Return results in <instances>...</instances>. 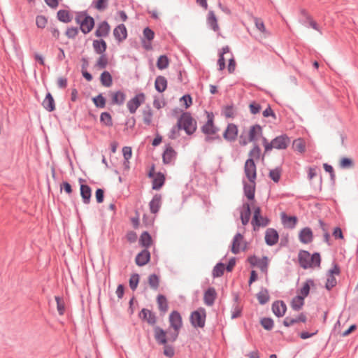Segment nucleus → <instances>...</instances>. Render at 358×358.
Masks as SVG:
<instances>
[{
	"mask_svg": "<svg viewBox=\"0 0 358 358\" xmlns=\"http://www.w3.org/2000/svg\"><path fill=\"white\" fill-rule=\"evenodd\" d=\"M169 328L165 331L158 326L154 327V337L157 344L165 345L168 341H175L179 333V312L173 311L169 315Z\"/></svg>",
	"mask_w": 358,
	"mask_h": 358,
	"instance_id": "1",
	"label": "nucleus"
},
{
	"mask_svg": "<svg viewBox=\"0 0 358 358\" xmlns=\"http://www.w3.org/2000/svg\"><path fill=\"white\" fill-rule=\"evenodd\" d=\"M321 261V255L319 252H314L313 254L305 250H301L299 252L298 262L299 266L303 269L320 267Z\"/></svg>",
	"mask_w": 358,
	"mask_h": 358,
	"instance_id": "2",
	"label": "nucleus"
},
{
	"mask_svg": "<svg viewBox=\"0 0 358 358\" xmlns=\"http://www.w3.org/2000/svg\"><path fill=\"white\" fill-rule=\"evenodd\" d=\"M197 129V121L189 111L180 109V131L183 130L187 136H192Z\"/></svg>",
	"mask_w": 358,
	"mask_h": 358,
	"instance_id": "3",
	"label": "nucleus"
},
{
	"mask_svg": "<svg viewBox=\"0 0 358 358\" xmlns=\"http://www.w3.org/2000/svg\"><path fill=\"white\" fill-rule=\"evenodd\" d=\"M206 311L203 307L193 310L189 316L191 324L194 328H203L206 324Z\"/></svg>",
	"mask_w": 358,
	"mask_h": 358,
	"instance_id": "4",
	"label": "nucleus"
},
{
	"mask_svg": "<svg viewBox=\"0 0 358 358\" xmlns=\"http://www.w3.org/2000/svg\"><path fill=\"white\" fill-rule=\"evenodd\" d=\"M253 216L251 221L253 231H257L259 227H265L270 223V219L262 215V209L259 206L253 207Z\"/></svg>",
	"mask_w": 358,
	"mask_h": 358,
	"instance_id": "5",
	"label": "nucleus"
},
{
	"mask_svg": "<svg viewBox=\"0 0 358 358\" xmlns=\"http://www.w3.org/2000/svg\"><path fill=\"white\" fill-rule=\"evenodd\" d=\"M254 158H255V155L251 149L244 164V173L247 178H251L252 180L257 178V166Z\"/></svg>",
	"mask_w": 358,
	"mask_h": 358,
	"instance_id": "6",
	"label": "nucleus"
},
{
	"mask_svg": "<svg viewBox=\"0 0 358 358\" xmlns=\"http://www.w3.org/2000/svg\"><path fill=\"white\" fill-rule=\"evenodd\" d=\"M76 22L80 24V30L84 34H87L92 31L94 26V20L92 17L83 13L78 15L76 18Z\"/></svg>",
	"mask_w": 358,
	"mask_h": 358,
	"instance_id": "7",
	"label": "nucleus"
},
{
	"mask_svg": "<svg viewBox=\"0 0 358 358\" xmlns=\"http://www.w3.org/2000/svg\"><path fill=\"white\" fill-rule=\"evenodd\" d=\"M250 184L248 183L245 180H243V193L244 196L248 200V202L253 203L255 201V189H256V179L255 178L253 180L251 178H248Z\"/></svg>",
	"mask_w": 358,
	"mask_h": 358,
	"instance_id": "8",
	"label": "nucleus"
},
{
	"mask_svg": "<svg viewBox=\"0 0 358 358\" xmlns=\"http://www.w3.org/2000/svg\"><path fill=\"white\" fill-rule=\"evenodd\" d=\"M238 134V128L234 123H228L222 136L228 142H234L236 140Z\"/></svg>",
	"mask_w": 358,
	"mask_h": 358,
	"instance_id": "9",
	"label": "nucleus"
},
{
	"mask_svg": "<svg viewBox=\"0 0 358 358\" xmlns=\"http://www.w3.org/2000/svg\"><path fill=\"white\" fill-rule=\"evenodd\" d=\"M289 143L290 139L289 136L285 134L277 136L271 140V145H273V149L276 150H285L289 146Z\"/></svg>",
	"mask_w": 358,
	"mask_h": 358,
	"instance_id": "10",
	"label": "nucleus"
},
{
	"mask_svg": "<svg viewBox=\"0 0 358 358\" xmlns=\"http://www.w3.org/2000/svg\"><path fill=\"white\" fill-rule=\"evenodd\" d=\"M145 101V96L144 93H138L134 97L128 101L127 103V108L130 113L134 114L136 113L138 108Z\"/></svg>",
	"mask_w": 358,
	"mask_h": 358,
	"instance_id": "11",
	"label": "nucleus"
},
{
	"mask_svg": "<svg viewBox=\"0 0 358 358\" xmlns=\"http://www.w3.org/2000/svg\"><path fill=\"white\" fill-rule=\"evenodd\" d=\"M251 203L250 202H245L239 207L240 219L243 226L248 224L251 216Z\"/></svg>",
	"mask_w": 358,
	"mask_h": 358,
	"instance_id": "12",
	"label": "nucleus"
},
{
	"mask_svg": "<svg viewBox=\"0 0 358 358\" xmlns=\"http://www.w3.org/2000/svg\"><path fill=\"white\" fill-rule=\"evenodd\" d=\"M287 310V305L282 300H277L272 303L271 310L275 316L278 318L283 317L285 315Z\"/></svg>",
	"mask_w": 358,
	"mask_h": 358,
	"instance_id": "13",
	"label": "nucleus"
},
{
	"mask_svg": "<svg viewBox=\"0 0 358 358\" xmlns=\"http://www.w3.org/2000/svg\"><path fill=\"white\" fill-rule=\"evenodd\" d=\"M265 243L268 246L275 245L279 241V234L274 228H268L265 231Z\"/></svg>",
	"mask_w": 358,
	"mask_h": 358,
	"instance_id": "14",
	"label": "nucleus"
},
{
	"mask_svg": "<svg viewBox=\"0 0 358 358\" xmlns=\"http://www.w3.org/2000/svg\"><path fill=\"white\" fill-rule=\"evenodd\" d=\"M280 217L285 228L293 229L298 222V217L296 215H289L285 212L280 213Z\"/></svg>",
	"mask_w": 358,
	"mask_h": 358,
	"instance_id": "15",
	"label": "nucleus"
},
{
	"mask_svg": "<svg viewBox=\"0 0 358 358\" xmlns=\"http://www.w3.org/2000/svg\"><path fill=\"white\" fill-rule=\"evenodd\" d=\"M314 236L310 227H305L299 232V240L303 244H308L313 240Z\"/></svg>",
	"mask_w": 358,
	"mask_h": 358,
	"instance_id": "16",
	"label": "nucleus"
},
{
	"mask_svg": "<svg viewBox=\"0 0 358 358\" xmlns=\"http://www.w3.org/2000/svg\"><path fill=\"white\" fill-rule=\"evenodd\" d=\"M262 127L259 124L252 125L248 131V141L254 143H257L259 136H262Z\"/></svg>",
	"mask_w": 358,
	"mask_h": 358,
	"instance_id": "17",
	"label": "nucleus"
},
{
	"mask_svg": "<svg viewBox=\"0 0 358 358\" xmlns=\"http://www.w3.org/2000/svg\"><path fill=\"white\" fill-rule=\"evenodd\" d=\"M217 294L213 287H208L203 293V302L207 306H212L217 298Z\"/></svg>",
	"mask_w": 358,
	"mask_h": 358,
	"instance_id": "18",
	"label": "nucleus"
},
{
	"mask_svg": "<svg viewBox=\"0 0 358 358\" xmlns=\"http://www.w3.org/2000/svg\"><path fill=\"white\" fill-rule=\"evenodd\" d=\"M243 235L240 232H237L234 235L231 243V252L233 254L236 255L239 253L241 250V242L243 241Z\"/></svg>",
	"mask_w": 358,
	"mask_h": 358,
	"instance_id": "19",
	"label": "nucleus"
},
{
	"mask_svg": "<svg viewBox=\"0 0 358 358\" xmlns=\"http://www.w3.org/2000/svg\"><path fill=\"white\" fill-rule=\"evenodd\" d=\"M176 157V152L170 145H167L163 152L162 158L164 164L171 163Z\"/></svg>",
	"mask_w": 358,
	"mask_h": 358,
	"instance_id": "20",
	"label": "nucleus"
},
{
	"mask_svg": "<svg viewBox=\"0 0 358 358\" xmlns=\"http://www.w3.org/2000/svg\"><path fill=\"white\" fill-rule=\"evenodd\" d=\"M206 23L208 26L212 29L215 32L220 31V27L217 22V18L213 10H209L207 16Z\"/></svg>",
	"mask_w": 358,
	"mask_h": 358,
	"instance_id": "21",
	"label": "nucleus"
},
{
	"mask_svg": "<svg viewBox=\"0 0 358 358\" xmlns=\"http://www.w3.org/2000/svg\"><path fill=\"white\" fill-rule=\"evenodd\" d=\"M305 299L306 297L299 294L294 296L290 302L292 309L294 311H299L301 310L305 304Z\"/></svg>",
	"mask_w": 358,
	"mask_h": 358,
	"instance_id": "22",
	"label": "nucleus"
},
{
	"mask_svg": "<svg viewBox=\"0 0 358 358\" xmlns=\"http://www.w3.org/2000/svg\"><path fill=\"white\" fill-rule=\"evenodd\" d=\"M150 253L147 249H145L136 255L135 261L138 266H143L150 261Z\"/></svg>",
	"mask_w": 358,
	"mask_h": 358,
	"instance_id": "23",
	"label": "nucleus"
},
{
	"mask_svg": "<svg viewBox=\"0 0 358 358\" xmlns=\"http://www.w3.org/2000/svg\"><path fill=\"white\" fill-rule=\"evenodd\" d=\"M162 205L161 194H156L149 203L150 210L152 213L156 214L160 209Z\"/></svg>",
	"mask_w": 358,
	"mask_h": 358,
	"instance_id": "24",
	"label": "nucleus"
},
{
	"mask_svg": "<svg viewBox=\"0 0 358 358\" xmlns=\"http://www.w3.org/2000/svg\"><path fill=\"white\" fill-rule=\"evenodd\" d=\"M315 282L313 279H306V280L302 284L301 288L299 289V294L306 298L310 294V288L315 287Z\"/></svg>",
	"mask_w": 358,
	"mask_h": 358,
	"instance_id": "25",
	"label": "nucleus"
},
{
	"mask_svg": "<svg viewBox=\"0 0 358 358\" xmlns=\"http://www.w3.org/2000/svg\"><path fill=\"white\" fill-rule=\"evenodd\" d=\"M219 131V127H217L215 123H204L201 127V131L205 134L206 136L216 134Z\"/></svg>",
	"mask_w": 358,
	"mask_h": 358,
	"instance_id": "26",
	"label": "nucleus"
},
{
	"mask_svg": "<svg viewBox=\"0 0 358 358\" xmlns=\"http://www.w3.org/2000/svg\"><path fill=\"white\" fill-rule=\"evenodd\" d=\"M113 34L116 40H117L119 42L126 39L127 36V32L124 24H121L116 27L113 30Z\"/></svg>",
	"mask_w": 358,
	"mask_h": 358,
	"instance_id": "27",
	"label": "nucleus"
},
{
	"mask_svg": "<svg viewBox=\"0 0 358 358\" xmlns=\"http://www.w3.org/2000/svg\"><path fill=\"white\" fill-rule=\"evenodd\" d=\"M140 317L147 321V322L151 325H154L157 322L155 315L150 310L143 308L139 313Z\"/></svg>",
	"mask_w": 358,
	"mask_h": 358,
	"instance_id": "28",
	"label": "nucleus"
},
{
	"mask_svg": "<svg viewBox=\"0 0 358 358\" xmlns=\"http://www.w3.org/2000/svg\"><path fill=\"white\" fill-rule=\"evenodd\" d=\"M110 31V26L106 21L101 22L95 31V35L97 37L106 36Z\"/></svg>",
	"mask_w": 358,
	"mask_h": 358,
	"instance_id": "29",
	"label": "nucleus"
},
{
	"mask_svg": "<svg viewBox=\"0 0 358 358\" xmlns=\"http://www.w3.org/2000/svg\"><path fill=\"white\" fill-rule=\"evenodd\" d=\"M256 297L260 305H265L270 299L268 289L266 287H262L260 291L256 294Z\"/></svg>",
	"mask_w": 358,
	"mask_h": 358,
	"instance_id": "30",
	"label": "nucleus"
},
{
	"mask_svg": "<svg viewBox=\"0 0 358 358\" xmlns=\"http://www.w3.org/2000/svg\"><path fill=\"white\" fill-rule=\"evenodd\" d=\"M42 106L48 112H52L55 109V100L50 92L46 94L42 102Z\"/></svg>",
	"mask_w": 358,
	"mask_h": 358,
	"instance_id": "31",
	"label": "nucleus"
},
{
	"mask_svg": "<svg viewBox=\"0 0 358 358\" xmlns=\"http://www.w3.org/2000/svg\"><path fill=\"white\" fill-rule=\"evenodd\" d=\"M112 103L121 106L124 103L126 99V94L121 90L112 92Z\"/></svg>",
	"mask_w": 358,
	"mask_h": 358,
	"instance_id": "32",
	"label": "nucleus"
},
{
	"mask_svg": "<svg viewBox=\"0 0 358 358\" xmlns=\"http://www.w3.org/2000/svg\"><path fill=\"white\" fill-rule=\"evenodd\" d=\"M92 45L95 52L99 55L104 54L107 48L106 43L103 39L94 40Z\"/></svg>",
	"mask_w": 358,
	"mask_h": 358,
	"instance_id": "33",
	"label": "nucleus"
},
{
	"mask_svg": "<svg viewBox=\"0 0 358 358\" xmlns=\"http://www.w3.org/2000/svg\"><path fill=\"white\" fill-rule=\"evenodd\" d=\"M167 87V80L165 77L159 76L156 78L155 82V90L159 92H163Z\"/></svg>",
	"mask_w": 358,
	"mask_h": 358,
	"instance_id": "34",
	"label": "nucleus"
},
{
	"mask_svg": "<svg viewBox=\"0 0 358 358\" xmlns=\"http://www.w3.org/2000/svg\"><path fill=\"white\" fill-rule=\"evenodd\" d=\"M221 113L226 118H234L236 114V108L234 104L231 103L229 105H226L222 108Z\"/></svg>",
	"mask_w": 358,
	"mask_h": 358,
	"instance_id": "35",
	"label": "nucleus"
},
{
	"mask_svg": "<svg viewBox=\"0 0 358 358\" xmlns=\"http://www.w3.org/2000/svg\"><path fill=\"white\" fill-rule=\"evenodd\" d=\"M80 195L82 196L83 203L88 204L91 199V188L87 185H80Z\"/></svg>",
	"mask_w": 358,
	"mask_h": 358,
	"instance_id": "36",
	"label": "nucleus"
},
{
	"mask_svg": "<svg viewBox=\"0 0 358 358\" xmlns=\"http://www.w3.org/2000/svg\"><path fill=\"white\" fill-rule=\"evenodd\" d=\"M164 174L160 172L157 173L152 180V189L155 190L159 189L164 185Z\"/></svg>",
	"mask_w": 358,
	"mask_h": 358,
	"instance_id": "37",
	"label": "nucleus"
},
{
	"mask_svg": "<svg viewBox=\"0 0 358 358\" xmlns=\"http://www.w3.org/2000/svg\"><path fill=\"white\" fill-rule=\"evenodd\" d=\"M225 264L221 261L217 262L213 267L212 275L213 278L221 277L224 275L225 271Z\"/></svg>",
	"mask_w": 358,
	"mask_h": 358,
	"instance_id": "38",
	"label": "nucleus"
},
{
	"mask_svg": "<svg viewBox=\"0 0 358 358\" xmlns=\"http://www.w3.org/2000/svg\"><path fill=\"white\" fill-rule=\"evenodd\" d=\"M292 148L294 151L299 153H303L306 150V143L303 138H298L294 140Z\"/></svg>",
	"mask_w": 358,
	"mask_h": 358,
	"instance_id": "39",
	"label": "nucleus"
},
{
	"mask_svg": "<svg viewBox=\"0 0 358 358\" xmlns=\"http://www.w3.org/2000/svg\"><path fill=\"white\" fill-rule=\"evenodd\" d=\"M259 324L266 331H271L274 327V320L270 317H263L260 319Z\"/></svg>",
	"mask_w": 358,
	"mask_h": 358,
	"instance_id": "40",
	"label": "nucleus"
},
{
	"mask_svg": "<svg viewBox=\"0 0 358 358\" xmlns=\"http://www.w3.org/2000/svg\"><path fill=\"white\" fill-rule=\"evenodd\" d=\"M300 15L301 16H306L307 19L308 20V27H310L313 28V29L320 31V27L317 23L312 18V17L308 14L307 10L306 9H301L300 10Z\"/></svg>",
	"mask_w": 358,
	"mask_h": 358,
	"instance_id": "41",
	"label": "nucleus"
},
{
	"mask_svg": "<svg viewBox=\"0 0 358 358\" xmlns=\"http://www.w3.org/2000/svg\"><path fill=\"white\" fill-rule=\"evenodd\" d=\"M100 80L101 84L106 87H109L113 84V78L110 73L108 71H103L100 76Z\"/></svg>",
	"mask_w": 358,
	"mask_h": 358,
	"instance_id": "42",
	"label": "nucleus"
},
{
	"mask_svg": "<svg viewBox=\"0 0 358 358\" xmlns=\"http://www.w3.org/2000/svg\"><path fill=\"white\" fill-rule=\"evenodd\" d=\"M282 168L277 166L269 171L268 177L275 183H278L281 177Z\"/></svg>",
	"mask_w": 358,
	"mask_h": 358,
	"instance_id": "43",
	"label": "nucleus"
},
{
	"mask_svg": "<svg viewBox=\"0 0 358 358\" xmlns=\"http://www.w3.org/2000/svg\"><path fill=\"white\" fill-rule=\"evenodd\" d=\"M140 244L145 247L146 249L152 244V238L150 234L147 231H144L141 235L139 239Z\"/></svg>",
	"mask_w": 358,
	"mask_h": 358,
	"instance_id": "44",
	"label": "nucleus"
},
{
	"mask_svg": "<svg viewBox=\"0 0 358 358\" xmlns=\"http://www.w3.org/2000/svg\"><path fill=\"white\" fill-rule=\"evenodd\" d=\"M57 18L59 21L65 23L70 22L72 20V16L66 10H59L57 12Z\"/></svg>",
	"mask_w": 358,
	"mask_h": 358,
	"instance_id": "45",
	"label": "nucleus"
},
{
	"mask_svg": "<svg viewBox=\"0 0 358 358\" xmlns=\"http://www.w3.org/2000/svg\"><path fill=\"white\" fill-rule=\"evenodd\" d=\"M152 120V110L150 106H147L143 111V120L146 125H150Z\"/></svg>",
	"mask_w": 358,
	"mask_h": 358,
	"instance_id": "46",
	"label": "nucleus"
},
{
	"mask_svg": "<svg viewBox=\"0 0 358 358\" xmlns=\"http://www.w3.org/2000/svg\"><path fill=\"white\" fill-rule=\"evenodd\" d=\"M157 304L161 312L164 313L168 310L167 300L164 296L162 294L158 295Z\"/></svg>",
	"mask_w": 358,
	"mask_h": 358,
	"instance_id": "47",
	"label": "nucleus"
},
{
	"mask_svg": "<svg viewBox=\"0 0 358 358\" xmlns=\"http://www.w3.org/2000/svg\"><path fill=\"white\" fill-rule=\"evenodd\" d=\"M339 166L343 169H350L354 166V161L350 157H343L340 159Z\"/></svg>",
	"mask_w": 358,
	"mask_h": 358,
	"instance_id": "48",
	"label": "nucleus"
},
{
	"mask_svg": "<svg viewBox=\"0 0 358 358\" xmlns=\"http://www.w3.org/2000/svg\"><path fill=\"white\" fill-rule=\"evenodd\" d=\"M148 283L152 289L157 290L159 286V276L155 273L150 275L148 277Z\"/></svg>",
	"mask_w": 358,
	"mask_h": 358,
	"instance_id": "49",
	"label": "nucleus"
},
{
	"mask_svg": "<svg viewBox=\"0 0 358 358\" xmlns=\"http://www.w3.org/2000/svg\"><path fill=\"white\" fill-rule=\"evenodd\" d=\"M324 170L329 174L331 185L335 184L336 175L333 166L327 163L323 164Z\"/></svg>",
	"mask_w": 358,
	"mask_h": 358,
	"instance_id": "50",
	"label": "nucleus"
},
{
	"mask_svg": "<svg viewBox=\"0 0 358 358\" xmlns=\"http://www.w3.org/2000/svg\"><path fill=\"white\" fill-rule=\"evenodd\" d=\"M180 102L185 109L189 108L192 105V97L190 94H185L180 96Z\"/></svg>",
	"mask_w": 358,
	"mask_h": 358,
	"instance_id": "51",
	"label": "nucleus"
},
{
	"mask_svg": "<svg viewBox=\"0 0 358 358\" xmlns=\"http://www.w3.org/2000/svg\"><path fill=\"white\" fill-rule=\"evenodd\" d=\"M269 259L267 256L264 255L259 259L257 266L263 273H267Z\"/></svg>",
	"mask_w": 358,
	"mask_h": 358,
	"instance_id": "52",
	"label": "nucleus"
},
{
	"mask_svg": "<svg viewBox=\"0 0 358 358\" xmlns=\"http://www.w3.org/2000/svg\"><path fill=\"white\" fill-rule=\"evenodd\" d=\"M169 59L166 55H161L157 62V66L159 69L163 70L168 67Z\"/></svg>",
	"mask_w": 358,
	"mask_h": 358,
	"instance_id": "53",
	"label": "nucleus"
},
{
	"mask_svg": "<svg viewBox=\"0 0 358 358\" xmlns=\"http://www.w3.org/2000/svg\"><path fill=\"white\" fill-rule=\"evenodd\" d=\"M100 121L101 123L104 124L108 127H111L113 125V121L111 115L108 112H103L100 115Z\"/></svg>",
	"mask_w": 358,
	"mask_h": 358,
	"instance_id": "54",
	"label": "nucleus"
},
{
	"mask_svg": "<svg viewBox=\"0 0 358 358\" xmlns=\"http://www.w3.org/2000/svg\"><path fill=\"white\" fill-rule=\"evenodd\" d=\"M337 285L336 278L334 275H327L324 287L327 290L331 291Z\"/></svg>",
	"mask_w": 358,
	"mask_h": 358,
	"instance_id": "55",
	"label": "nucleus"
},
{
	"mask_svg": "<svg viewBox=\"0 0 358 358\" xmlns=\"http://www.w3.org/2000/svg\"><path fill=\"white\" fill-rule=\"evenodd\" d=\"M94 105L99 108H103L106 106V99L99 94L92 99Z\"/></svg>",
	"mask_w": 358,
	"mask_h": 358,
	"instance_id": "56",
	"label": "nucleus"
},
{
	"mask_svg": "<svg viewBox=\"0 0 358 358\" xmlns=\"http://www.w3.org/2000/svg\"><path fill=\"white\" fill-rule=\"evenodd\" d=\"M249 109L251 114L257 115L260 113L262 106L260 103L253 101L249 104Z\"/></svg>",
	"mask_w": 358,
	"mask_h": 358,
	"instance_id": "57",
	"label": "nucleus"
},
{
	"mask_svg": "<svg viewBox=\"0 0 358 358\" xmlns=\"http://www.w3.org/2000/svg\"><path fill=\"white\" fill-rule=\"evenodd\" d=\"M55 301L57 302V309L59 314L60 315H64V313L65 312V305H64V302L62 298H61L59 296H56Z\"/></svg>",
	"mask_w": 358,
	"mask_h": 358,
	"instance_id": "58",
	"label": "nucleus"
},
{
	"mask_svg": "<svg viewBox=\"0 0 358 358\" xmlns=\"http://www.w3.org/2000/svg\"><path fill=\"white\" fill-rule=\"evenodd\" d=\"M139 282V275L138 273H134L131 275L129 279V287L134 291L137 288Z\"/></svg>",
	"mask_w": 358,
	"mask_h": 358,
	"instance_id": "59",
	"label": "nucleus"
},
{
	"mask_svg": "<svg viewBox=\"0 0 358 358\" xmlns=\"http://www.w3.org/2000/svg\"><path fill=\"white\" fill-rule=\"evenodd\" d=\"M47 18L43 15H37L36 18V24L38 28L43 29L47 24Z\"/></svg>",
	"mask_w": 358,
	"mask_h": 358,
	"instance_id": "60",
	"label": "nucleus"
},
{
	"mask_svg": "<svg viewBox=\"0 0 358 358\" xmlns=\"http://www.w3.org/2000/svg\"><path fill=\"white\" fill-rule=\"evenodd\" d=\"M318 331V329H316L315 331L311 333L306 331H303L299 332L298 335L301 339L306 340L317 334Z\"/></svg>",
	"mask_w": 358,
	"mask_h": 358,
	"instance_id": "61",
	"label": "nucleus"
},
{
	"mask_svg": "<svg viewBox=\"0 0 358 358\" xmlns=\"http://www.w3.org/2000/svg\"><path fill=\"white\" fill-rule=\"evenodd\" d=\"M108 64V58L105 54L101 55L96 62V66L100 69H104Z\"/></svg>",
	"mask_w": 358,
	"mask_h": 358,
	"instance_id": "62",
	"label": "nucleus"
},
{
	"mask_svg": "<svg viewBox=\"0 0 358 358\" xmlns=\"http://www.w3.org/2000/svg\"><path fill=\"white\" fill-rule=\"evenodd\" d=\"M93 3H94V7L99 10H103L108 6V0H97L96 1H94Z\"/></svg>",
	"mask_w": 358,
	"mask_h": 358,
	"instance_id": "63",
	"label": "nucleus"
},
{
	"mask_svg": "<svg viewBox=\"0 0 358 358\" xmlns=\"http://www.w3.org/2000/svg\"><path fill=\"white\" fill-rule=\"evenodd\" d=\"M332 235L335 239L342 240L344 238L343 231L338 226L334 228Z\"/></svg>",
	"mask_w": 358,
	"mask_h": 358,
	"instance_id": "64",
	"label": "nucleus"
}]
</instances>
